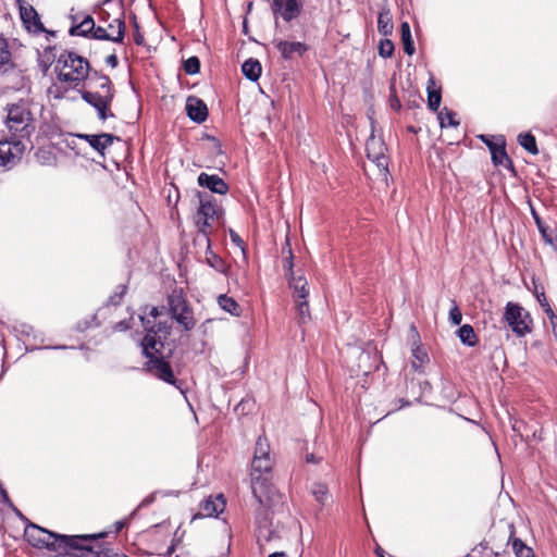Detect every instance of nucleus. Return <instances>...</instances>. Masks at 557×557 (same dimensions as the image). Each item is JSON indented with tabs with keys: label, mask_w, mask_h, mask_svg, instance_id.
Instances as JSON below:
<instances>
[{
	"label": "nucleus",
	"mask_w": 557,
	"mask_h": 557,
	"mask_svg": "<svg viewBox=\"0 0 557 557\" xmlns=\"http://www.w3.org/2000/svg\"><path fill=\"white\" fill-rule=\"evenodd\" d=\"M76 89L81 98L96 109L99 120L106 121L115 116L110 109L115 97V88L108 75L95 70Z\"/></svg>",
	"instance_id": "f257e3e1"
},
{
	"label": "nucleus",
	"mask_w": 557,
	"mask_h": 557,
	"mask_svg": "<svg viewBox=\"0 0 557 557\" xmlns=\"http://www.w3.org/2000/svg\"><path fill=\"white\" fill-rule=\"evenodd\" d=\"M272 459L252 458L251 461V492L256 500L267 506L281 497L277 488L271 482Z\"/></svg>",
	"instance_id": "f03ea898"
},
{
	"label": "nucleus",
	"mask_w": 557,
	"mask_h": 557,
	"mask_svg": "<svg viewBox=\"0 0 557 557\" xmlns=\"http://www.w3.org/2000/svg\"><path fill=\"white\" fill-rule=\"evenodd\" d=\"M94 70L88 60L72 51L62 52L57 60V78L61 83H69L72 88H78Z\"/></svg>",
	"instance_id": "7ed1b4c3"
},
{
	"label": "nucleus",
	"mask_w": 557,
	"mask_h": 557,
	"mask_svg": "<svg viewBox=\"0 0 557 557\" xmlns=\"http://www.w3.org/2000/svg\"><path fill=\"white\" fill-rule=\"evenodd\" d=\"M196 196L199 200V207L194 214V224L198 235L208 240L211 239L210 236L214 222H219L223 218L224 210L218 205L213 196L199 190L196 193Z\"/></svg>",
	"instance_id": "20e7f679"
},
{
	"label": "nucleus",
	"mask_w": 557,
	"mask_h": 557,
	"mask_svg": "<svg viewBox=\"0 0 557 557\" xmlns=\"http://www.w3.org/2000/svg\"><path fill=\"white\" fill-rule=\"evenodd\" d=\"M108 536V532L95 534L69 535L73 541H65L61 552L70 550L73 557H119L104 544H84L79 542H92Z\"/></svg>",
	"instance_id": "39448f33"
},
{
	"label": "nucleus",
	"mask_w": 557,
	"mask_h": 557,
	"mask_svg": "<svg viewBox=\"0 0 557 557\" xmlns=\"http://www.w3.org/2000/svg\"><path fill=\"white\" fill-rule=\"evenodd\" d=\"M162 351L163 350H159V346L149 349L146 346L145 349L141 350V355L147 359L144 363V370L151 376L178 387V381L169 361V358L172 356V350H170L166 356H164Z\"/></svg>",
	"instance_id": "423d86ee"
},
{
	"label": "nucleus",
	"mask_w": 557,
	"mask_h": 557,
	"mask_svg": "<svg viewBox=\"0 0 557 557\" xmlns=\"http://www.w3.org/2000/svg\"><path fill=\"white\" fill-rule=\"evenodd\" d=\"M24 539L36 548H47L52 552H61L65 541H73L69 535L59 534L28 522L24 530Z\"/></svg>",
	"instance_id": "0eeeda50"
},
{
	"label": "nucleus",
	"mask_w": 557,
	"mask_h": 557,
	"mask_svg": "<svg viewBox=\"0 0 557 557\" xmlns=\"http://www.w3.org/2000/svg\"><path fill=\"white\" fill-rule=\"evenodd\" d=\"M8 114L5 124L9 129L10 136L25 139L29 138L34 131L32 125V112L23 104H9L7 107Z\"/></svg>",
	"instance_id": "6e6552de"
},
{
	"label": "nucleus",
	"mask_w": 557,
	"mask_h": 557,
	"mask_svg": "<svg viewBox=\"0 0 557 557\" xmlns=\"http://www.w3.org/2000/svg\"><path fill=\"white\" fill-rule=\"evenodd\" d=\"M503 320L517 337H523L533 330V319L520 304L508 301L505 306Z\"/></svg>",
	"instance_id": "1a4fd4ad"
},
{
	"label": "nucleus",
	"mask_w": 557,
	"mask_h": 557,
	"mask_svg": "<svg viewBox=\"0 0 557 557\" xmlns=\"http://www.w3.org/2000/svg\"><path fill=\"white\" fill-rule=\"evenodd\" d=\"M103 5L115 7V16L113 17V23H116V35L108 33V29L103 26L95 25L88 38L108 40L115 44H123L125 38L126 25L122 0H104Z\"/></svg>",
	"instance_id": "9d476101"
},
{
	"label": "nucleus",
	"mask_w": 557,
	"mask_h": 557,
	"mask_svg": "<svg viewBox=\"0 0 557 557\" xmlns=\"http://www.w3.org/2000/svg\"><path fill=\"white\" fill-rule=\"evenodd\" d=\"M479 138L487 146L491 152L492 163L495 166L504 165L511 173L517 174L513 162L506 151V139L504 136L494 137L480 135Z\"/></svg>",
	"instance_id": "9b49d317"
},
{
	"label": "nucleus",
	"mask_w": 557,
	"mask_h": 557,
	"mask_svg": "<svg viewBox=\"0 0 557 557\" xmlns=\"http://www.w3.org/2000/svg\"><path fill=\"white\" fill-rule=\"evenodd\" d=\"M25 149L23 139L9 136L0 140V171L14 166L22 159Z\"/></svg>",
	"instance_id": "f8f14e48"
},
{
	"label": "nucleus",
	"mask_w": 557,
	"mask_h": 557,
	"mask_svg": "<svg viewBox=\"0 0 557 557\" xmlns=\"http://www.w3.org/2000/svg\"><path fill=\"white\" fill-rule=\"evenodd\" d=\"M25 29L33 35H39L46 32L37 10L25 0H14Z\"/></svg>",
	"instance_id": "ddd939ff"
},
{
	"label": "nucleus",
	"mask_w": 557,
	"mask_h": 557,
	"mask_svg": "<svg viewBox=\"0 0 557 557\" xmlns=\"http://www.w3.org/2000/svg\"><path fill=\"white\" fill-rule=\"evenodd\" d=\"M281 500V497L275 500L273 504L267 506L264 504L259 503L256 500L259 505V507L256 509V523L258 525V541H261V539H264V541L271 540V518H270V509L275 506Z\"/></svg>",
	"instance_id": "4468645a"
},
{
	"label": "nucleus",
	"mask_w": 557,
	"mask_h": 557,
	"mask_svg": "<svg viewBox=\"0 0 557 557\" xmlns=\"http://www.w3.org/2000/svg\"><path fill=\"white\" fill-rule=\"evenodd\" d=\"M271 8L274 15L280 14L285 22H290L300 15L302 4L298 0H273Z\"/></svg>",
	"instance_id": "2eb2a0df"
},
{
	"label": "nucleus",
	"mask_w": 557,
	"mask_h": 557,
	"mask_svg": "<svg viewBox=\"0 0 557 557\" xmlns=\"http://www.w3.org/2000/svg\"><path fill=\"white\" fill-rule=\"evenodd\" d=\"M274 46L285 61L302 57L309 50L308 45L300 41L274 40Z\"/></svg>",
	"instance_id": "dca6fc26"
},
{
	"label": "nucleus",
	"mask_w": 557,
	"mask_h": 557,
	"mask_svg": "<svg viewBox=\"0 0 557 557\" xmlns=\"http://www.w3.org/2000/svg\"><path fill=\"white\" fill-rule=\"evenodd\" d=\"M187 116L195 123L201 124L208 119V107L206 102L196 97L189 96L185 107Z\"/></svg>",
	"instance_id": "f3484780"
},
{
	"label": "nucleus",
	"mask_w": 557,
	"mask_h": 557,
	"mask_svg": "<svg viewBox=\"0 0 557 557\" xmlns=\"http://www.w3.org/2000/svg\"><path fill=\"white\" fill-rule=\"evenodd\" d=\"M78 138L87 141L101 156H104V150L110 147L114 140H120L119 136L101 133V134H81Z\"/></svg>",
	"instance_id": "a211bd4d"
},
{
	"label": "nucleus",
	"mask_w": 557,
	"mask_h": 557,
	"mask_svg": "<svg viewBox=\"0 0 557 557\" xmlns=\"http://www.w3.org/2000/svg\"><path fill=\"white\" fill-rule=\"evenodd\" d=\"M197 182L200 187L207 188L218 195H226L230 189L227 183L216 174L202 172L199 174Z\"/></svg>",
	"instance_id": "6ab92c4d"
},
{
	"label": "nucleus",
	"mask_w": 557,
	"mask_h": 557,
	"mask_svg": "<svg viewBox=\"0 0 557 557\" xmlns=\"http://www.w3.org/2000/svg\"><path fill=\"white\" fill-rule=\"evenodd\" d=\"M226 506V502L224 499L223 494H219L214 498L209 497L203 500L200 505L201 511L196 513L193 517V520L202 518V517H216L219 513L223 512Z\"/></svg>",
	"instance_id": "aec40b11"
},
{
	"label": "nucleus",
	"mask_w": 557,
	"mask_h": 557,
	"mask_svg": "<svg viewBox=\"0 0 557 557\" xmlns=\"http://www.w3.org/2000/svg\"><path fill=\"white\" fill-rule=\"evenodd\" d=\"M139 319H140L144 330L146 331L145 336L140 341L141 350L145 349L146 345H147L148 349L156 348L157 346H159V350H163L164 342L162 341L161 337H156V332H154L156 323H153L151 320H149L143 315H140Z\"/></svg>",
	"instance_id": "412c9836"
},
{
	"label": "nucleus",
	"mask_w": 557,
	"mask_h": 557,
	"mask_svg": "<svg viewBox=\"0 0 557 557\" xmlns=\"http://www.w3.org/2000/svg\"><path fill=\"white\" fill-rule=\"evenodd\" d=\"M508 536L506 544H511L516 557H535L533 549L521 539L516 537V527L513 523L507 524Z\"/></svg>",
	"instance_id": "4be33fe9"
},
{
	"label": "nucleus",
	"mask_w": 557,
	"mask_h": 557,
	"mask_svg": "<svg viewBox=\"0 0 557 557\" xmlns=\"http://www.w3.org/2000/svg\"><path fill=\"white\" fill-rule=\"evenodd\" d=\"M172 319H174L186 332L191 331L196 325L194 310L189 304L184 305V307L180 309L175 315H172Z\"/></svg>",
	"instance_id": "5701e85b"
},
{
	"label": "nucleus",
	"mask_w": 557,
	"mask_h": 557,
	"mask_svg": "<svg viewBox=\"0 0 557 557\" xmlns=\"http://www.w3.org/2000/svg\"><path fill=\"white\" fill-rule=\"evenodd\" d=\"M95 26V20L91 15H85L78 24H72L69 34L70 36H82L88 38Z\"/></svg>",
	"instance_id": "b1692460"
},
{
	"label": "nucleus",
	"mask_w": 557,
	"mask_h": 557,
	"mask_svg": "<svg viewBox=\"0 0 557 557\" xmlns=\"http://www.w3.org/2000/svg\"><path fill=\"white\" fill-rule=\"evenodd\" d=\"M15 63L12 60V53L7 38L0 35V71L7 72L13 70Z\"/></svg>",
	"instance_id": "393cba45"
},
{
	"label": "nucleus",
	"mask_w": 557,
	"mask_h": 557,
	"mask_svg": "<svg viewBox=\"0 0 557 557\" xmlns=\"http://www.w3.org/2000/svg\"><path fill=\"white\" fill-rule=\"evenodd\" d=\"M426 92H428V107L431 111L436 112L441 106L442 90H441V87L435 88V81L433 77H430V79H429Z\"/></svg>",
	"instance_id": "a878e982"
},
{
	"label": "nucleus",
	"mask_w": 557,
	"mask_h": 557,
	"mask_svg": "<svg viewBox=\"0 0 557 557\" xmlns=\"http://www.w3.org/2000/svg\"><path fill=\"white\" fill-rule=\"evenodd\" d=\"M531 214L545 244L554 245V230L542 220L533 207H531Z\"/></svg>",
	"instance_id": "bb28decb"
},
{
	"label": "nucleus",
	"mask_w": 557,
	"mask_h": 557,
	"mask_svg": "<svg viewBox=\"0 0 557 557\" xmlns=\"http://www.w3.org/2000/svg\"><path fill=\"white\" fill-rule=\"evenodd\" d=\"M242 72L247 79L257 82L262 72L261 63L257 59L250 58L243 63Z\"/></svg>",
	"instance_id": "cd10ccee"
},
{
	"label": "nucleus",
	"mask_w": 557,
	"mask_h": 557,
	"mask_svg": "<svg viewBox=\"0 0 557 557\" xmlns=\"http://www.w3.org/2000/svg\"><path fill=\"white\" fill-rule=\"evenodd\" d=\"M206 244H207V249H206L207 263L211 268L216 270L218 272L225 273L227 267H226L224 260L212 250L211 239L206 240Z\"/></svg>",
	"instance_id": "c85d7f7f"
},
{
	"label": "nucleus",
	"mask_w": 557,
	"mask_h": 557,
	"mask_svg": "<svg viewBox=\"0 0 557 557\" xmlns=\"http://www.w3.org/2000/svg\"><path fill=\"white\" fill-rule=\"evenodd\" d=\"M218 304L222 310L228 312L233 317H240L243 312L239 304L233 297L225 294L218 297Z\"/></svg>",
	"instance_id": "c756f323"
},
{
	"label": "nucleus",
	"mask_w": 557,
	"mask_h": 557,
	"mask_svg": "<svg viewBox=\"0 0 557 557\" xmlns=\"http://www.w3.org/2000/svg\"><path fill=\"white\" fill-rule=\"evenodd\" d=\"M457 335L460 342L468 347H474L479 343L474 329L470 324L460 326L457 331Z\"/></svg>",
	"instance_id": "7c9ffc66"
},
{
	"label": "nucleus",
	"mask_w": 557,
	"mask_h": 557,
	"mask_svg": "<svg viewBox=\"0 0 557 557\" xmlns=\"http://www.w3.org/2000/svg\"><path fill=\"white\" fill-rule=\"evenodd\" d=\"M385 150L386 146L383 143V140L376 139L372 132L366 143V151L368 159L370 160L372 158H376V156L385 152Z\"/></svg>",
	"instance_id": "2f4dec72"
},
{
	"label": "nucleus",
	"mask_w": 557,
	"mask_h": 557,
	"mask_svg": "<svg viewBox=\"0 0 557 557\" xmlns=\"http://www.w3.org/2000/svg\"><path fill=\"white\" fill-rule=\"evenodd\" d=\"M400 35L405 53L408 55H412L416 51V48L411 36L410 25L408 22H403L400 24Z\"/></svg>",
	"instance_id": "473e14b6"
},
{
	"label": "nucleus",
	"mask_w": 557,
	"mask_h": 557,
	"mask_svg": "<svg viewBox=\"0 0 557 557\" xmlns=\"http://www.w3.org/2000/svg\"><path fill=\"white\" fill-rule=\"evenodd\" d=\"M412 357L411 368L414 371L422 372L423 366L430 361L428 352L422 347L417 346L412 349Z\"/></svg>",
	"instance_id": "72a5a7b5"
},
{
	"label": "nucleus",
	"mask_w": 557,
	"mask_h": 557,
	"mask_svg": "<svg viewBox=\"0 0 557 557\" xmlns=\"http://www.w3.org/2000/svg\"><path fill=\"white\" fill-rule=\"evenodd\" d=\"M393 20L389 11L380 12L377 16V30L384 36H388L393 32Z\"/></svg>",
	"instance_id": "f704fd0d"
},
{
	"label": "nucleus",
	"mask_w": 557,
	"mask_h": 557,
	"mask_svg": "<svg viewBox=\"0 0 557 557\" xmlns=\"http://www.w3.org/2000/svg\"><path fill=\"white\" fill-rule=\"evenodd\" d=\"M518 143L529 153H531L533 156L539 153L536 138L531 133L519 134L518 135Z\"/></svg>",
	"instance_id": "c9c22d12"
},
{
	"label": "nucleus",
	"mask_w": 557,
	"mask_h": 557,
	"mask_svg": "<svg viewBox=\"0 0 557 557\" xmlns=\"http://www.w3.org/2000/svg\"><path fill=\"white\" fill-rule=\"evenodd\" d=\"M187 299L183 296L182 293H173L168 296V306H169V312L172 315H175L176 312L184 307V305H187Z\"/></svg>",
	"instance_id": "e433bc0d"
},
{
	"label": "nucleus",
	"mask_w": 557,
	"mask_h": 557,
	"mask_svg": "<svg viewBox=\"0 0 557 557\" xmlns=\"http://www.w3.org/2000/svg\"><path fill=\"white\" fill-rule=\"evenodd\" d=\"M311 493L321 507L325 505L330 497L329 488L323 483H313L311 486Z\"/></svg>",
	"instance_id": "4c0bfd02"
},
{
	"label": "nucleus",
	"mask_w": 557,
	"mask_h": 557,
	"mask_svg": "<svg viewBox=\"0 0 557 557\" xmlns=\"http://www.w3.org/2000/svg\"><path fill=\"white\" fill-rule=\"evenodd\" d=\"M438 121L441 127L446 126H458L459 121L456 120V113L447 108H444L442 111L438 112Z\"/></svg>",
	"instance_id": "58836bf2"
},
{
	"label": "nucleus",
	"mask_w": 557,
	"mask_h": 557,
	"mask_svg": "<svg viewBox=\"0 0 557 557\" xmlns=\"http://www.w3.org/2000/svg\"><path fill=\"white\" fill-rule=\"evenodd\" d=\"M269 458L270 457V445L265 437L259 436L256 442L253 458Z\"/></svg>",
	"instance_id": "ea45409f"
},
{
	"label": "nucleus",
	"mask_w": 557,
	"mask_h": 557,
	"mask_svg": "<svg viewBox=\"0 0 557 557\" xmlns=\"http://www.w3.org/2000/svg\"><path fill=\"white\" fill-rule=\"evenodd\" d=\"M183 69L186 74L195 75L200 71V60L198 57L193 55L183 62Z\"/></svg>",
	"instance_id": "a19ab883"
},
{
	"label": "nucleus",
	"mask_w": 557,
	"mask_h": 557,
	"mask_svg": "<svg viewBox=\"0 0 557 557\" xmlns=\"http://www.w3.org/2000/svg\"><path fill=\"white\" fill-rule=\"evenodd\" d=\"M286 246L288 247V256H286L283 260V268L285 270V276H293L294 274V255L292 250V246L289 243V238H286Z\"/></svg>",
	"instance_id": "79ce46f5"
},
{
	"label": "nucleus",
	"mask_w": 557,
	"mask_h": 557,
	"mask_svg": "<svg viewBox=\"0 0 557 557\" xmlns=\"http://www.w3.org/2000/svg\"><path fill=\"white\" fill-rule=\"evenodd\" d=\"M298 310V323L304 324L310 320L309 304L307 300L296 301Z\"/></svg>",
	"instance_id": "37998d69"
},
{
	"label": "nucleus",
	"mask_w": 557,
	"mask_h": 557,
	"mask_svg": "<svg viewBox=\"0 0 557 557\" xmlns=\"http://www.w3.org/2000/svg\"><path fill=\"white\" fill-rule=\"evenodd\" d=\"M126 292H127L126 285H124V284L119 285L117 290L108 298L107 305L114 306V307L120 306Z\"/></svg>",
	"instance_id": "c03bdc74"
},
{
	"label": "nucleus",
	"mask_w": 557,
	"mask_h": 557,
	"mask_svg": "<svg viewBox=\"0 0 557 557\" xmlns=\"http://www.w3.org/2000/svg\"><path fill=\"white\" fill-rule=\"evenodd\" d=\"M394 44L392 40L385 38L381 39L379 44V54L382 58H391L394 53Z\"/></svg>",
	"instance_id": "a18cd8bd"
},
{
	"label": "nucleus",
	"mask_w": 557,
	"mask_h": 557,
	"mask_svg": "<svg viewBox=\"0 0 557 557\" xmlns=\"http://www.w3.org/2000/svg\"><path fill=\"white\" fill-rule=\"evenodd\" d=\"M115 16V7L101 8L98 12L99 22L108 24Z\"/></svg>",
	"instance_id": "49530a36"
},
{
	"label": "nucleus",
	"mask_w": 557,
	"mask_h": 557,
	"mask_svg": "<svg viewBox=\"0 0 557 557\" xmlns=\"http://www.w3.org/2000/svg\"><path fill=\"white\" fill-rule=\"evenodd\" d=\"M156 337H159L158 334L163 335V342L168 338V336L172 333V325L168 321H159L156 323Z\"/></svg>",
	"instance_id": "de8ad7c7"
},
{
	"label": "nucleus",
	"mask_w": 557,
	"mask_h": 557,
	"mask_svg": "<svg viewBox=\"0 0 557 557\" xmlns=\"http://www.w3.org/2000/svg\"><path fill=\"white\" fill-rule=\"evenodd\" d=\"M202 138L210 141L212 156L216 157L223 154L221 141L216 137L209 134H203Z\"/></svg>",
	"instance_id": "09e8293b"
},
{
	"label": "nucleus",
	"mask_w": 557,
	"mask_h": 557,
	"mask_svg": "<svg viewBox=\"0 0 557 557\" xmlns=\"http://www.w3.org/2000/svg\"><path fill=\"white\" fill-rule=\"evenodd\" d=\"M532 285H533V294L534 296L536 297L537 301H545V290H544V286L542 285V283L535 278V277H532Z\"/></svg>",
	"instance_id": "8fccbe9b"
},
{
	"label": "nucleus",
	"mask_w": 557,
	"mask_h": 557,
	"mask_svg": "<svg viewBox=\"0 0 557 557\" xmlns=\"http://www.w3.org/2000/svg\"><path fill=\"white\" fill-rule=\"evenodd\" d=\"M453 304H454V306L449 310V321L454 325H459L462 321V313H461L459 307L456 305V302L453 301Z\"/></svg>",
	"instance_id": "3c124183"
},
{
	"label": "nucleus",
	"mask_w": 557,
	"mask_h": 557,
	"mask_svg": "<svg viewBox=\"0 0 557 557\" xmlns=\"http://www.w3.org/2000/svg\"><path fill=\"white\" fill-rule=\"evenodd\" d=\"M375 165L379 168L380 171L388 172V158L385 156V153H381L376 156V158L370 159Z\"/></svg>",
	"instance_id": "603ef678"
},
{
	"label": "nucleus",
	"mask_w": 557,
	"mask_h": 557,
	"mask_svg": "<svg viewBox=\"0 0 557 557\" xmlns=\"http://www.w3.org/2000/svg\"><path fill=\"white\" fill-rule=\"evenodd\" d=\"M389 89H391L389 106L393 110L399 111L401 108V103L396 95V88H395L394 84L391 85Z\"/></svg>",
	"instance_id": "864d4df0"
},
{
	"label": "nucleus",
	"mask_w": 557,
	"mask_h": 557,
	"mask_svg": "<svg viewBox=\"0 0 557 557\" xmlns=\"http://www.w3.org/2000/svg\"><path fill=\"white\" fill-rule=\"evenodd\" d=\"M286 278L288 280L289 287L293 289H298L301 285H308L307 280L304 276L296 277L295 274H293V276H286Z\"/></svg>",
	"instance_id": "5fc2aeb1"
},
{
	"label": "nucleus",
	"mask_w": 557,
	"mask_h": 557,
	"mask_svg": "<svg viewBox=\"0 0 557 557\" xmlns=\"http://www.w3.org/2000/svg\"><path fill=\"white\" fill-rule=\"evenodd\" d=\"M308 296H309L308 285H301L300 288L294 289L295 301L307 300Z\"/></svg>",
	"instance_id": "6e6d98bb"
},
{
	"label": "nucleus",
	"mask_w": 557,
	"mask_h": 557,
	"mask_svg": "<svg viewBox=\"0 0 557 557\" xmlns=\"http://www.w3.org/2000/svg\"><path fill=\"white\" fill-rule=\"evenodd\" d=\"M134 41L137 46H141L145 42L144 35L140 33L139 25L137 23L136 16H134Z\"/></svg>",
	"instance_id": "4d7b16f0"
},
{
	"label": "nucleus",
	"mask_w": 557,
	"mask_h": 557,
	"mask_svg": "<svg viewBox=\"0 0 557 557\" xmlns=\"http://www.w3.org/2000/svg\"><path fill=\"white\" fill-rule=\"evenodd\" d=\"M230 237L233 244H235L237 247L242 248L243 251H245V242L242 239V237L234 231L230 230Z\"/></svg>",
	"instance_id": "13d9d810"
},
{
	"label": "nucleus",
	"mask_w": 557,
	"mask_h": 557,
	"mask_svg": "<svg viewBox=\"0 0 557 557\" xmlns=\"http://www.w3.org/2000/svg\"><path fill=\"white\" fill-rule=\"evenodd\" d=\"M55 47L54 46H48L45 48V57L47 58V62L45 63V67L47 69L55 59L54 54Z\"/></svg>",
	"instance_id": "bf43d9fd"
},
{
	"label": "nucleus",
	"mask_w": 557,
	"mask_h": 557,
	"mask_svg": "<svg viewBox=\"0 0 557 557\" xmlns=\"http://www.w3.org/2000/svg\"><path fill=\"white\" fill-rule=\"evenodd\" d=\"M106 63L111 66L112 69L116 67L119 65V59H117V55L115 53V51H113L111 54H109L107 58H106Z\"/></svg>",
	"instance_id": "052dcab7"
},
{
	"label": "nucleus",
	"mask_w": 557,
	"mask_h": 557,
	"mask_svg": "<svg viewBox=\"0 0 557 557\" xmlns=\"http://www.w3.org/2000/svg\"><path fill=\"white\" fill-rule=\"evenodd\" d=\"M131 327L128 320H122L117 322L114 326L116 331H127Z\"/></svg>",
	"instance_id": "680f3d73"
},
{
	"label": "nucleus",
	"mask_w": 557,
	"mask_h": 557,
	"mask_svg": "<svg viewBox=\"0 0 557 557\" xmlns=\"http://www.w3.org/2000/svg\"><path fill=\"white\" fill-rule=\"evenodd\" d=\"M154 499H156V495H154V493H152L149 496H147L145 499H143L139 507H147V506L151 505L154 502Z\"/></svg>",
	"instance_id": "e2e57ef3"
},
{
	"label": "nucleus",
	"mask_w": 557,
	"mask_h": 557,
	"mask_svg": "<svg viewBox=\"0 0 557 557\" xmlns=\"http://www.w3.org/2000/svg\"><path fill=\"white\" fill-rule=\"evenodd\" d=\"M15 515L25 523V527L30 522L16 507L13 506Z\"/></svg>",
	"instance_id": "0e129e2a"
},
{
	"label": "nucleus",
	"mask_w": 557,
	"mask_h": 557,
	"mask_svg": "<svg viewBox=\"0 0 557 557\" xmlns=\"http://www.w3.org/2000/svg\"><path fill=\"white\" fill-rule=\"evenodd\" d=\"M162 313V310L159 307H151L149 311V315L152 318H158Z\"/></svg>",
	"instance_id": "69168bd1"
},
{
	"label": "nucleus",
	"mask_w": 557,
	"mask_h": 557,
	"mask_svg": "<svg viewBox=\"0 0 557 557\" xmlns=\"http://www.w3.org/2000/svg\"><path fill=\"white\" fill-rule=\"evenodd\" d=\"M126 522L121 520V521H116L114 523V528H115V533L120 532L124 527H125Z\"/></svg>",
	"instance_id": "338daca9"
},
{
	"label": "nucleus",
	"mask_w": 557,
	"mask_h": 557,
	"mask_svg": "<svg viewBox=\"0 0 557 557\" xmlns=\"http://www.w3.org/2000/svg\"><path fill=\"white\" fill-rule=\"evenodd\" d=\"M548 318V320H550L552 318H556L557 314L553 311L552 307L550 306H547L546 308V311H544Z\"/></svg>",
	"instance_id": "774afa93"
}]
</instances>
